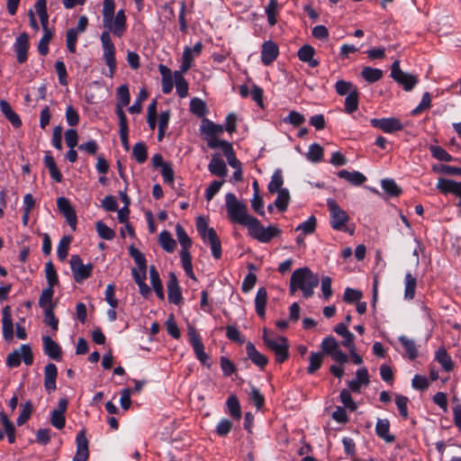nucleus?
Segmentation results:
<instances>
[{
    "label": "nucleus",
    "mask_w": 461,
    "mask_h": 461,
    "mask_svg": "<svg viewBox=\"0 0 461 461\" xmlns=\"http://www.w3.org/2000/svg\"><path fill=\"white\" fill-rule=\"evenodd\" d=\"M370 124L385 133H393L403 129V125L401 121L394 117L381 119L373 118L370 120Z\"/></svg>",
    "instance_id": "11"
},
{
    "label": "nucleus",
    "mask_w": 461,
    "mask_h": 461,
    "mask_svg": "<svg viewBox=\"0 0 461 461\" xmlns=\"http://www.w3.org/2000/svg\"><path fill=\"white\" fill-rule=\"evenodd\" d=\"M158 241L160 246L167 252H173L176 245L171 234L167 230H163L160 232L158 236Z\"/></svg>",
    "instance_id": "39"
},
{
    "label": "nucleus",
    "mask_w": 461,
    "mask_h": 461,
    "mask_svg": "<svg viewBox=\"0 0 461 461\" xmlns=\"http://www.w3.org/2000/svg\"><path fill=\"white\" fill-rule=\"evenodd\" d=\"M276 193H277V197L274 202L275 206L279 212H285L290 203V194L288 189H282Z\"/></svg>",
    "instance_id": "36"
},
{
    "label": "nucleus",
    "mask_w": 461,
    "mask_h": 461,
    "mask_svg": "<svg viewBox=\"0 0 461 461\" xmlns=\"http://www.w3.org/2000/svg\"><path fill=\"white\" fill-rule=\"evenodd\" d=\"M283 184H284V179H283V176H282V171L280 169H276L271 176V180L268 183L267 189H268L269 193L274 194L276 191H280L283 189L282 188Z\"/></svg>",
    "instance_id": "42"
},
{
    "label": "nucleus",
    "mask_w": 461,
    "mask_h": 461,
    "mask_svg": "<svg viewBox=\"0 0 461 461\" xmlns=\"http://www.w3.org/2000/svg\"><path fill=\"white\" fill-rule=\"evenodd\" d=\"M132 155L138 163H144L148 158V151L145 143H136L132 148Z\"/></svg>",
    "instance_id": "47"
},
{
    "label": "nucleus",
    "mask_w": 461,
    "mask_h": 461,
    "mask_svg": "<svg viewBox=\"0 0 461 461\" xmlns=\"http://www.w3.org/2000/svg\"><path fill=\"white\" fill-rule=\"evenodd\" d=\"M95 229L98 235L104 240H111L115 236L114 231L101 221L95 223Z\"/></svg>",
    "instance_id": "57"
},
{
    "label": "nucleus",
    "mask_w": 461,
    "mask_h": 461,
    "mask_svg": "<svg viewBox=\"0 0 461 461\" xmlns=\"http://www.w3.org/2000/svg\"><path fill=\"white\" fill-rule=\"evenodd\" d=\"M429 151L432 157L439 161L450 162L454 160L453 157L440 146L431 145L429 146Z\"/></svg>",
    "instance_id": "45"
},
{
    "label": "nucleus",
    "mask_w": 461,
    "mask_h": 461,
    "mask_svg": "<svg viewBox=\"0 0 461 461\" xmlns=\"http://www.w3.org/2000/svg\"><path fill=\"white\" fill-rule=\"evenodd\" d=\"M390 422L387 419H378L375 424L376 435L383 438L386 443H393L395 437L389 433Z\"/></svg>",
    "instance_id": "26"
},
{
    "label": "nucleus",
    "mask_w": 461,
    "mask_h": 461,
    "mask_svg": "<svg viewBox=\"0 0 461 461\" xmlns=\"http://www.w3.org/2000/svg\"><path fill=\"white\" fill-rule=\"evenodd\" d=\"M2 330L3 337L6 341L14 338V323L11 314V307L6 305L2 310Z\"/></svg>",
    "instance_id": "18"
},
{
    "label": "nucleus",
    "mask_w": 461,
    "mask_h": 461,
    "mask_svg": "<svg viewBox=\"0 0 461 461\" xmlns=\"http://www.w3.org/2000/svg\"><path fill=\"white\" fill-rule=\"evenodd\" d=\"M126 15L123 9H120L116 14L103 19V25L106 31L101 33L100 41L103 48V58L109 68L107 77L112 78L115 73L117 64L115 59V47L111 39L110 33L121 38L127 28Z\"/></svg>",
    "instance_id": "1"
},
{
    "label": "nucleus",
    "mask_w": 461,
    "mask_h": 461,
    "mask_svg": "<svg viewBox=\"0 0 461 461\" xmlns=\"http://www.w3.org/2000/svg\"><path fill=\"white\" fill-rule=\"evenodd\" d=\"M76 443H77V452L76 455L73 457L72 461H86L89 456V450H88V440L86 438V430L81 429L77 437H76Z\"/></svg>",
    "instance_id": "14"
},
{
    "label": "nucleus",
    "mask_w": 461,
    "mask_h": 461,
    "mask_svg": "<svg viewBox=\"0 0 461 461\" xmlns=\"http://www.w3.org/2000/svg\"><path fill=\"white\" fill-rule=\"evenodd\" d=\"M327 206L330 211V224L335 230L347 231V223L349 221V216L338 203L331 198L327 200Z\"/></svg>",
    "instance_id": "7"
},
{
    "label": "nucleus",
    "mask_w": 461,
    "mask_h": 461,
    "mask_svg": "<svg viewBox=\"0 0 461 461\" xmlns=\"http://www.w3.org/2000/svg\"><path fill=\"white\" fill-rule=\"evenodd\" d=\"M358 91L353 90L347 97L345 98V112L348 113H352L356 112L358 108Z\"/></svg>",
    "instance_id": "44"
},
{
    "label": "nucleus",
    "mask_w": 461,
    "mask_h": 461,
    "mask_svg": "<svg viewBox=\"0 0 461 461\" xmlns=\"http://www.w3.org/2000/svg\"><path fill=\"white\" fill-rule=\"evenodd\" d=\"M308 160L317 163L321 161L323 158V149L317 143H313L309 147V150L306 155Z\"/></svg>",
    "instance_id": "49"
},
{
    "label": "nucleus",
    "mask_w": 461,
    "mask_h": 461,
    "mask_svg": "<svg viewBox=\"0 0 461 461\" xmlns=\"http://www.w3.org/2000/svg\"><path fill=\"white\" fill-rule=\"evenodd\" d=\"M45 275L48 282V287L53 288L56 285H58V275L51 261L47 262L45 265Z\"/></svg>",
    "instance_id": "51"
},
{
    "label": "nucleus",
    "mask_w": 461,
    "mask_h": 461,
    "mask_svg": "<svg viewBox=\"0 0 461 461\" xmlns=\"http://www.w3.org/2000/svg\"><path fill=\"white\" fill-rule=\"evenodd\" d=\"M246 352L248 355V357L252 361L253 364L258 366L260 368H264L267 363L268 359L266 356L261 354L253 343L248 342L246 345Z\"/></svg>",
    "instance_id": "22"
},
{
    "label": "nucleus",
    "mask_w": 461,
    "mask_h": 461,
    "mask_svg": "<svg viewBox=\"0 0 461 461\" xmlns=\"http://www.w3.org/2000/svg\"><path fill=\"white\" fill-rule=\"evenodd\" d=\"M44 165L49 169L50 177L57 183L62 181V174L59 170L54 158L51 156L50 151H47L44 156Z\"/></svg>",
    "instance_id": "28"
},
{
    "label": "nucleus",
    "mask_w": 461,
    "mask_h": 461,
    "mask_svg": "<svg viewBox=\"0 0 461 461\" xmlns=\"http://www.w3.org/2000/svg\"><path fill=\"white\" fill-rule=\"evenodd\" d=\"M57 206L73 230L77 228V214L69 201L66 197L57 199Z\"/></svg>",
    "instance_id": "12"
},
{
    "label": "nucleus",
    "mask_w": 461,
    "mask_h": 461,
    "mask_svg": "<svg viewBox=\"0 0 461 461\" xmlns=\"http://www.w3.org/2000/svg\"><path fill=\"white\" fill-rule=\"evenodd\" d=\"M431 106V96L429 92H425L422 95L421 101L417 107L411 111L412 115H418L424 110L429 109Z\"/></svg>",
    "instance_id": "61"
},
{
    "label": "nucleus",
    "mask_w": 461,
    "mask_h": 461,
    "mask_svg": "<svg viewBox=\"0 0 461 461\" xmlns=\"http://www.w3.org/2000/svg\"><path fill=\"white\" fill-rule=\"evenodd\" d=\"M0 110L14 127L18 128L22 125L19 115L13 110L7 101L0 100Z\"/></svg>",
    "instance_id": "27"
},
{
    "label": "nucleus",
    "mask_w": 461,
    "mask_h": 461,
    "mask_svg": "<svg viewBox=\"0 0 461 461\" xmlns=\"http://www.w3.org/2000/svg\"><path fill=\"white\" fill-rule=\"evenodd\" d=\"M392 78L401 85L405 91H411L418 83L414 75L403 72L400 68L399 60H395L391 67Z\"/></svg>",
    "instance_id": "8"
},
{
    "label": "nucleus",
    "mask_w": 461,
    "mask_h": 461,
    "mask_svg": "<svg viewBox=\"0 0 461 461\" xmlns=\"http://www.w3.org/2000/svg\"><path fill=\"white\" fill-rule=\"evenodd\" d=\"M129 254L134 259L136 265L140 270L147 269L146 258L144 255L134 246L129 247Z\"/></svg>",
    "instance_id": "56"
},
{
    "label": "nucleus",
    "mask_w": 461,
    "mask_h": 461,
    "mask_svg": "<svg viewBox=\"0 0 461 461\" xmlns=\"http://www.w3.org/2000/svg\"><path fill=\"white\" fill-rule=\"evenodd\" d=\"M78 34H79V32H77L74 28H70L67 31L66 43H67L68 50H69L70 53L76 52V50H77L76 46H77V42Z\"/></svg>",
    "instance_id": "59"
},
{
    "label": "nucleus",
    "mask_w": 461,
    "mask_h": 461,
    "mask_svg": "<svg viewBox=\"0 0 461 461\" xmlns=\"http://www.w3.org/2000/svg\"><path fill=\"white\" fill-rule=\"evenodd\" d=\"M432 171L438 174H444L447 176H461V167L444 164H435L432 166Z\"/></svg>",
    "instance_id": "43"
},
{
    "label": "nucleus",
    "mask_w": 461,
    "mask_h": 461,
    "mask_svg": "<svg viewBox=\"0 0 461 461\" xmlns=\"http://www.w3.org/2000/svg\"><path fill=\"white\" fill-rule=\"evenodd\" d=\"M167 299L169 303L178 305L182 301V293L178 285V280L174 273L169 274L167 282Z\"/></svg>",
    "instance_id": "17"
},
{
    "label": "nucleus",
    "mask_w": 461,
    "mask_h": 461,
    "mask_svg": "<svg viewBox=\"0 0 461 461\" xmlns=\"http://www.w3.org/2000/svg\"><path fill=\"white\" fill-rule=\"evenodd\" d=\"M247 229L249 236L261 243H268L281 234V230L276 225L265 227L257 218Z\"/></svg>",
    "instance_id": "5"
},
{
    "label": "nucleus",
    "mask_w": 461,
    "mask_h": 461,
    "mask_svg": "<svg viewBox=\"0 0 461 461\" xmlns=\"http://www.w3.org/2000/svg\"><path fill=\"white\" fill-rule=\"evenodd\" d=\"M70 267L73 272L74 279L77 283L87 279L93 270L91 264L84 265L81 258L78 255H72L70 258Z\"/></svg>",
    "instance_id": "10"
},
{
    "label": "nucleus",
    "mask_w": 461,
    "mask_h": 461,
    "mask_svg": "<svg viewBox=\"0 0 461 461\" xmlns=\"http://www.w3.org/2000/svg\"><path fill=\"white\" fill-rule=\"evenodd\" d=\"M316 229V218L314 216L309 217L305 221L299 224L295 230L302 231L303 235L312 234Z\"/></svg>",
    "instance_id": "54"
},
{
    "label": "nucleus",
    "mask_w": 461,
    "mask_h": 461,
    "mask_svg": "<svg viewBox=\"0 0 461 461\" xmlns=\"http://www.w3.org/2000/svg\"><path fill=\"white\" fill-rule=\"evenodd\" d=\"M361 77L367 83H375L383 77V70L380 68H374L371 67H365L361 71Z\"/></svg>",
    "instance_id": "35"
},
{
    "label": "nucleus",
    "mask_w": 461,
    "mask_h": 461,
    "mask_svg": "<svg viewBox=\"0 0 461 461\" xmlns=\"http://www.w3.org/2000/svg\"><path fill=\"white\" fill-rule=\"evenodd\" d=\"M131 102V95L127 85H122L117 88L116 107L127 106Z\"/></svg>",
    "instance_id": "40"
},
{
    "label": "nucleus",
    "mask_w": 461,
    "mask_h": 461,
    "mask_svg": "<svg viewBox=\"0 0 461 461\" xmlns=\"http://www.w3.org/2000/svg\"><path fill=\"white\" fill-rule=\"evenodd\" d=\"M267 300V292L264 287L258 288L255 297L256 312L261 318L266 314V304Z\"/></svg>",
    "instance_id": "29"
},
{
    "label": "nucleus",
    "mask_w": 461,
    "mask_h": 461,
    "mask_svg": "<svg viewBox=\"0 0 461 461\" xmlns=\"http://www.w3.org/2000/svg\"><path fill=\"white\" fill-rule=\"evenodd\" d=\"M225 206L228 217L232 223H238L248 228L255 219L254 216L248 213L246 203L239 201L232 193L225 194Z\"/></svg>",
    "instance_id": "3"
},
{
    "label": "nucleus",
    "mask_w": 461,
    "mask_h": 461,
    "mask_svg": "<svg viewBox=\"0 0 461 461\" xmlns=\"http://www.w3.org/2000/svg\"><path fill=\"white\" fill-rule=\"evenodd\" d=\"M227 411L234 420H240L241 419V408L239 399L236 395L231 394L226 401Z\"/></svg>",
    "instance_id": "30"
},
{
    "label": "nucleus",
    "mask_w": 461,
    "mask_h": 461,
    "mask_svg": "<svg viewBox=\"0 0 461 461\" xmlns=\"http://www.w3.org/2000/svg\"><path fill=\"white\" fill-rule=\"evenodd\" d=\"M149 278H150V283L153 286V289H154L157 296L159 299H164L163 285H162L158 272L157 271V269L154 266H151L149 267Z\"/></svg>",
    "instance_id": "32"
},
{
    "label": "nucleus",
    "mask_w": 461,
    "mask_h": 461,
    "mask_svg": "<svg viewBox=\"0 0 461 461\" xmlns=\"http://www.w3.org/2000/svg\"><path fill=\"white\" fill-rule=\"evenodd\" d=\"M279 5L277 0H269L266 6L265 12L267 17L269 25L274 26L277 23L276 15L278 14Z\"/></svg>",
    "instance_id": "38"
},
{
    "label": "nucleus",
    "mask_w": 461,
    "mask_h": 461,
    "mask_svg": "<svg viewBox=\"0 0 461 461\" xmlns=\"http://www.w3.org/2000/svg\"><path fill=\"white\" fill-rule=\"evenodd\" d=\"M190 111L198 117H203L207 112L206 104L197 97L193 98L190 102Z\"/></svg>",
    "instance_id": "53"
},
{
    "label": "nucleus",
    "mask_w": 461,
    "mask_h": 461,
    "mask_svg": "<svg viewBox=\"0 0 461 461\" xmlns=\"http://www.w3.org/2000/svg\"><path fill=\"white\" fill-rule=\"evenodd\" d=\"M21 407L23 408V410L16 420V423L18 426H22L23 424H24L30 419V416L32 411V404L31 401H28L24 404H22Z\"/></svg>",
    "instance_id": "60"
},
{
    "label": "nucleus",
    "mask_w": 461,
    "mask_h": 461,
    "mask_svg": "<svg viewBox=\"0 0 461 461\" xmlns=\"http://www.w3.org/2000/svg\"><path fill=\"white\" fill-rule=\"evenodd\" d=\"M284 122L294 126H299L305 122V118L302 113L296 111H291L288 116L284 119Z\"/></svg>",
    "instance_id": "64"
},
{
    "label": "nucleus",
    "mask_w": 461,
    "mask_h": 461,
    "mask_svg": "<svg viewBox=\"0 0 461 461\" xmlns=\"http://www.w3.org/2000/svg\"><path fill=\"white\" fill-rule=\"evenodd\" d=\"M233 427L232 422L228 419H221L216 426V433L220 437L227 436Z\"/></svg>",
    "instance_id": "62"
},
{
    "label": "nucleus",
    "mask_w": 461,
    "mask_h": 461,
    "mask_svg": "<svg viewBox=\"0 0 461 461\" xmlns=\"http://www.w3.org/2000/svg\"><path fill=\"white\" fill-rule=\"evenodd\" d=\"M319 285V278L309 267L295 269L291 276L289 284V294L294 295L300 290L303 297L310 298L314 294V288Z\"/></svg>",
    "instance_id": "2"
},
{
    "label": "nucleus",
    "mask_w": 461,
    "mask_h": 461,
    "mask_svg": "<svg viewBox=\"0 0 461 461\" xmlns=\"http://www.w3.org/2000/svg\"><path fill=\"white\" fill-rule=\"evenodd\" d=\"M436 187L443 194H453L459 197L458 206H461V182L447 178H439Z\"/></svg>",
    "instance_id": "13"
},
{
    "label": "nucleus",
    "mask_w": 461,
    "mask_h": 461,
    "mask_svg": "<svg viewBox=\"0 0 461 461\" xmlns=\"http://www.w3.org/2000/svg\"><path fill=\"white\" fill-rule=\"evenodd\" d=\"M335 90L339 95H348L353 90H357V88L351 82L341 79L336 82Z\"/></svg>",
    "instance_id": "52"
},
{
    "label": "nucleus",
    "mask_w": 461,
    "mask_h": 461,
    "mask_svg": "<svg viewBox=\"0 0 461 461\" xmlns=\"http://www.w3.org/2000/svg\"><path fill=\"white\" fill-rule=\"evenodd\" d=\"M16 52L17 61L23 64L27 60V52L29 49V36L26 32L21 33L14 44Z\"/></svg>",
    "instance_id": "15"
},
{
    "label": "nucleus",
    "mask_w": 461,
    "mask_h": 461,
    "mask_svg": "<svg viewBox=\"0 0 461 461\" xmlns=\"http://www.w3.org/2000/svg\"><path fill=\"white\" fill-rule=\"evenodd\" d=\"M339 178L345 179L352 185H361L366 181V177L359 171H348L346 169L339 170L337 173Z\"/></svg>",
    "instance_id": "25"
},
{
    "label": "nucleus",
    "mask_w": 461,
    "mask_h": 461,
    "mask_svg": "<svg viewBox=\"0 0 461 461\" xmlns=\"http://www.w3.org/2000/svg\"><path fill=\"white\" fill-rule=\"evenodd\" d=\"M279 54L278 46L272 41H265L261 49V61L264 65L272 64Z\"/></svg>",
    "instance_id": "16"
},
{
    "label": "nucleus",
    "mask_w": 461,
    "mask_h": 461,
    "mask_svg": "<svg viewBox=\"0 0 461 461\" xmlns=\"http://www.w3.org/2000/svg\"><path fill=\"white\" fill-rule=\"evenodd\" d=\"M176 235L182 247L181 250H188L192 245V240L184 227L179 223L176 225Z\"/></svg>",
    "instance_id": "41"
},
{
    "label": "nucleus",
    "mask_w": 461,
    "mask_h": 461,
    "mask_svg": "<svg viewBox=\"0 0 461 461\" xmlns=\"http://www.w3.org/2000/svg\"><path fill=\"white\" fill-rule=\"evenodd\" d=\"M262 339L265 345L275 353L278 363H283L288 358L289 344L285 337L274 338L267 329H264Z\"/></svg>",
    "instance_id": "6"
},
{
    "label": "nucleus",
    "mask_w": 461,
    "mask_h": 461,
    "mask_svg": "<svg viewBox=\"0 0 461 461\" xmlns=\"http://www.w3.org/2000/svg\"><path fill=\"white\" fill-rule=\"evenodd\" d=\"M382 188L391 196H398L402 190L393 179H384L382 181Z\"/></svg>",
    "instance_id": "58"
},
{
    "label": "nucleus",
    "mask_w": 461,
    "mask_h": 461,
    "mask_svg": "<svg viewBox=\"0 0 461 461\" xmlns=\"http://www.w3.org/2000/svg\"><path fill=\"white\" fill-rule=\"evenodd\" d=\"M315 54V50L312 46L305 44L302 46L298 50V59L307 63L311 68H316L319 66V61L313 59Z\"/></svg>",
    "instance_id": "24"
},
{
    "label": "nucleus",
    "mask_w": 461,
    "mask_h": 461,
    "mask_svg": "<svg viewBox=\"0 0 461 461\" xmlns=\"http://www.w3.org/2000/svg\"><path fill=\"white\" fill-rule=\"evenodd\" d=\"M323 354L321 352H312L309 357V366L307 372L309 374L315 373L322 364Z\"/></svg>",
    "instance_id": "50"
},
{
    "label": "nucleus",
    "mask_w": 461,
    "mask_h": 461,
    "mask_svg": "<svg viewBox=\"0 0 461 461\" xmlns=\"http://www.w3.org/2000/svg\"><path fill=\"white\" fill-rule=\"evenodd\" d=\"M53 294L54 290L51 287H47L42 290L39 299V305L43 309V311L55 308V304L52 303Z\"/></svg>",
    "instance_id": "33"
},
{
    "label": "nucleus",
    "mask_w": 461,
    "mask_h": 461,
    "mask_svg": "<svg viewBox=\"0 0 461 461\" xmlns=\"http://www.w3.org/2000/svg\"><path fill=\"white\" fill-rule=\"evenodd\" d=\"M70 242L71 238L69 236H64L59 242L57 256L61 261L68 257Z\"/></svg>",
    "instance_id": "55"
},
{
    "label": "nucleus",
    "mask_w": 461,
    "mask_h": 461,
    "mask_svg": "<svg viewBox=\"0 0 461 461\" xmlns=\"http://www.w3.org/2000/svg\"><path fill=\"white\" fill-rule=\"evenodd\" d=\"M187 335L189 342L194 351L195 357L198 358L203 356V354H206L200 335L194 327H188Z\"/></svg>",
    "instance_id": "23"
},
{
    "label": "nucleus",
    "mask_w": 461,
    "mask_h": 461,
    "mask_svg": "<svg viewBox=\"0 0 461 461\" xmlns=\"http://www.w3.org/2000/svg\"><path fill=\"white\" fill-rule=\"evenodd\" d=\"M53 37L51 30L43 31V35L38 43V51L41 56H46L49 52V44Z\"/></svg>",
    "instance_id": "46"
},
{
    "label": "nucleus",
    "mask_w": 461,
    "mask_h": 461,
    "mask_svg": "<svg viewBox=\"0 0 461 461\" xmlns=\"http://www.w3.org/2000/svg\"><path fill=\"white\" fill-rule=\"evenodd\" d=\"M435 359L441 365L442 368L450 372L454 368V363L451 357L444 348H439L435 353Z\"/></svg>",
    "instance_id": "31"
},
{
    "label": "nucleus",
    "mask_w": 461,
    "mask_h": 461,
    "mask_svg": "<svg viewBox=\"0 0 461 461\" xmlns=\"http://www.w3.org/2000/svg\"><path fill=\"white\" fill-rule=\"evenodd\" d=\"M208 170L210 171L211 174L217 176L219 177H224L228 173L227 166L219 154H215L212 156L208 165Z\"/></svg>",
    "instance_id": "21"
},
{
    "label": "nucleus",
    "mask_w": 461,
    "mask_h": 461,
    "mask_svg": "<svg viewBox=\"0 0 461 461\" xmlns=\"http://www.w3.org/2000/svg\"><path fill=\"white\" fill-rule=\"evenodd\" d=\"M175 85L179 97L185 98L188 95V83L181 72H174Z\"/></svg>",
    "instance_id": "37"
},
{
    "label": "nucleus",
    "mask_w": 461,
    "mask_h": 461,
    "mask_svg": "<svg viewBox=\"0 0 461 461\" xmlns=\"http://www.w3.org/2000/svg\"><path fill=\"white\" fill-rule=\"evenodd\" d=\"M399 340L402 347L404 348L405 351L407 352L410 359H414L418 356V350L415 345L414 340L408 339L405 336H401L399 338Z\"/></svg>",
    "instance_id": "48"
},
{
    "label": "nucleus",
    "mask_w": 461,
    "mask_h": 461,
    "mask_svg": "<svg viewBox=\"0 0 461 461\" xmlns=\"http://www.w3.org/2000/svg\"><path fill=\"white\" fill-rule=\"evenodd\" d=\"M196 230L203 242L209 243L212 257L215 259L221 258V244L215 230L213 228H209L207 221L201 216L196 220Z\"/></svg>",
    "instance_id": "4"
},
{
    "label": "nucleus",
    "mask_w": 461,
    "mask_h": 461,
    "mask_svg": "<svg viewBox=\"0 0 461 461\" xmlns=\"http://www.w3.org/2000/svg\"><path fill=\"white\" fill-rule=\"evenodd\" d=\"M158 71L161 75L162 92L163 94L167 95L172 92L174 87V73H172L171 69L163 64L158 65Z\"/></svg>",
    "instance_id": "19"
},
{
    "label": "nucleus",
    "mask_w": 461,
    "mask_h": 461,
    "mask_svg": "<svg viewBox=\"0 0 461 461\" xmlns=\"http://www.w3.org/2000/svg\"><path fill=\"white\" fill-rule=\"evenodd\" d=\"M417 285L416 277L411 273H406L404 277V298L412 300L415 296V290Z\"/></svg>",
    "instance_id": "34"
},
{
    "label": "nucleus",
    "mask_w": 461,
    "mask_h": 461,
    "mask_svg": "<svg viewBox=\"0 0 461 461\" xmlns=\"http://www.w3.org/2000/svg\"><path fill=\"white\" fill-rule=\"evenodd\" d=\"M65 117L69 126H76L79 122V115L77 111L72 106L68 105L66 109Z\"/></svg>",
    "instance_id": "63"
},
{
    "label": "nucleus",
    "mask_w": 461,
    "mask_h": 461,
    "mask_svg": "<svg viewBox=\"0 0 461 461\" xmlns=\"http://www.w3.org/2000/svg\"><path fill=\"white\" fill-rule=\"evenodd\" d=\"M43 351L51 359L60 360L61 358V348L49 336L42 337Z\"/></svg>",
    "instance_id": "20"
},
{
    "label": "nucleus",
    "mask_w": 461,
    "mask_h": 461,
    "mask_svg": "<svg viewBox=\"0 0 461 461\" xmlns=\"http://www.w3.org/2000/svg\"><path fill=\"white\" fill-rule=\"evenodd\" d=\"M321 348L322 354L330 356L336 362L343 364L348 361L347 354L340 349L339 345L334 337L328 336L324 338L321 341Z\"/></svg>",
    "instance_id": "9"
}]
</instances>
